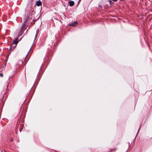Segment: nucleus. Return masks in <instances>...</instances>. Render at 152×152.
<instances>
[{"label":"nucleus","instance_id":"nucleus-1","mask_svg":"<svg viewBox=\"0 0 152 152\" xmlns=\"http://www.w3.org/2000/svg\"><path fill=\"white\" fill-rule=\"evenodd\" d=\"M34 13V9L32 8H31L27 15V19L26 20L25 22L24 23H23V26L21 28H22L24 26L26 25L27 22V20H28V19L31 18Z\"/></svg>","mask_w":152,"mask_h":152},{"label":"nucleus","instance_id":"nucleus-9","mask_svg":"<svg viewBox=\"0 0 152 152\" xmlns=\"http://www.w3.org/2000/svg\"><path fill=\"white\" fill-rule=\"evenodd\" d=\"M13 141V139H11V141Z\"/></svg>","mask_w":152,"mask_h":152},{"label":"nucleus","instance_id":"nucleus-6","mask_svg":"<svg viewBox=\"0 0 152 152\" xmlns=\"http://www.w3.org/2000/svg\"><path fill=\"white\" fill-rule=\"evenodd\" d=\"M23 61L21 60H20L19 61L18 64L19 65H21L23 64Z\"/></svg>","mask_w":152,"mask_h":152},{"label":"nucleus","instance_id":"nucleus-8","mask_svg":"<svg viewBox=\"0 0 152 152\" xmlns=\"http://www.w3.org/2000/svg\"><path fill=\"white\" fill-rule=\"evenodd\" d=\"M112 0L114 1H117V0Z\"/></svg>","mask_w":152,"mask_h":152},{"label":"nucleus","instance_id":"nucleus-4","mask_svg":"<svg viewBox=\"0 0 152 152\" xmlns=\"http://www.w3.org/2000/svg\"><path fill=\"white\" fill-rule=\"evenodd\" d=\"M42 4V3L40 1H38L37 2L36 5L37 6H39L41 5Z\"/></svg>","mask_w":152,"mask_h":152},{"label":"nucleus","instance_id":"nucleus-11","mask_svg":"<svg viewBox=\"0 0 152 152\" xmlns=\"http://www.w3.org/2000/svg\"><path fill=\"white\" fill-rule=\"evenodd\" d=\"M80 0H79V1H78V2H79V1H80Z\"/></svg>","mask_w":152,"mask_h":152},{"label":"nucleus","instance_id":"nucleus-10","mask_svg":"<svg viewBox=\"0 0 152 152\" xmlns=\"http://www.w3.org/2000/svg\"><path fill=\"white\" fill-rule=\"evenodd\" d=\"M112 151V149H111V150H110V151Z\"/></svg>","mask_w":152,"mask_h":152},{"label":"nucleus","instance_id":"nucleus-5","mask_svg":"<svg viewBox=\"0 0 152 152\" xmlns=\"http://www.w3.org/2000/svg\"><path fill=\"white\" fill-rule=\"evenodd\" d=\"M17 39H15L13 41V43L15 45H16L18 42V41L17 40Z\"/></svg>","mask_w":152,"mask_h":152},{"label":"nucleus","instance_id":"nucleus-2","mask_svg":"<svg viewBox=\"0 0 152 152\" xmlns=\"http://www.w3.org/2000/svg\"><path fill=\"white\" fill-rule=\"evenodd\" d=\"M77 24V21H74L70 23L69 25L70 26H76Z\"/></svg>","mask_w":152,"mask_h":152},{"label":"nucleus","instance_id":"nucleus-7","mask_svg":"<svg viewBox=\"0 0 152 152\" xmlns=\"http://www.w3.org/2000/svg\"><path fill=\"white\" fill-rule=\"evenodd\" d=\"M0 76L2 77H3V74L2 73H0Z\"/></svg>","mask_w":152,"mask_h":152},{"label":"nucleus","instance_id":"nucleus-3","mask_svg":"<svg viewBox=\"0 0 152 152\" xmlns=\"http://www.w3.org/2000/svg\"><path fill=\"white\" fill-rule=\"evenodd\" d=\"M74 4V2L73 1H70L69 2V5L70 7L73 6Z\"/></svg>","mask_w":152,"mask_h":152}]
</instances>
